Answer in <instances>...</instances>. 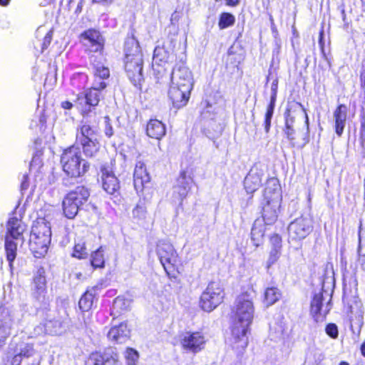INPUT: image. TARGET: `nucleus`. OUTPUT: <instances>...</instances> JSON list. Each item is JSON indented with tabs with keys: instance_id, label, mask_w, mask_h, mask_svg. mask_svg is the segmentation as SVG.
Listing matches in <instances>:
<instances>
[{
	"instance_id": "28",
	"label": "nucleus",
	"mask_w": 365,
	"mask_h": 365,
	"mask_svg": "<svg viewBox=\"0 0 365 365\" xmlns=\"http://www.w3.org/2000/svg\"><path fill=\"white\" fill-rule=\"evenodd\" d=\"M264 196V200L274 201L277 197L278 202L281 201L280 185L277 179L272 178L267 181Z\"/></svg>"
},
{
	"instance_id": "46",
	"label": "nucleus",
	"mask_w": 365,
	"mask_h": 365,
	"mask_svg": "<svg viewBox=\"0 0 365 365\" xmlns=\"http://www.w3.org/2000/svg\"><path fill=\"white\" fill-rule=\"evenodd\" d=\"M274 110L272 108H267L265 118H264V130L267 133H269L271 127V120L272 118Z\"/></svg>"
},
{
	"instance_id": "35",
	"label": "nucleus",
	"mask_w": 365,
	"mask_h": 365,
	"mask_svg": "<svg viewBox=\"0 0 365 365\" xmlns=\"http://www.w3.org/2000/svg\"><path fill=\"white\" fill-rule=\"evenodd\" d=\"M169 57L170 51L165 49L164 46L158 45L153 51V63L160 66L166 63Z\"/></svg>"
},
{
	"instance_id": "63",
	"label": "nucleus",
	"mask_w": 365,
	"mask_h": 365,
	"mask_svg": "<svg viewBox=\"0 0 365 365\" xmlns=\"http://www.w3.org/2000/svg\"><path fill=\"white\" fill-rule=\"evenodd\" d=\"M362 66L364 68V69L361 72L360 78L361 82L365 83V61H363Z\"/></svg>"
},
{
	"instance_id": "49",
	"label": "nucleus",
	"mask_w": 365,
	"mask_h": 365,
	"mask_svg": "<svg viewBox=\"0 0 365 365\" xmlns=\"http://www.w3.org/2000/svg\"><path fill=\"white\" fill-rule=\"evenodd\" d=\"M281 254V249H272L269 253V257L268 259L267 263L268 265L270 266L275 263L278 258L279 257Z\"/></svg>"
},
{
	"instance_id": "38",
	"label": "nucleus",
	"mask_w": 365,
	"mask_h": 365,
	"mask_svg": "<svg viewBox=\"0 0 365 365\" xmlns=\"http://www.w3.org/2000/svg\"><path fill=\"white\" fill-rule=\"evenodd\" d=\"M133 217L138 222L144 221L147 218V207L144 202L140 201L133 208Z\"/></svg>"
},
{
	"instance_id": "36",
	"label": "nucleus",
	"mask_w": 365,
	"mask_h": 365,
	"mask_svg": "<svg viewBox=\"0 0 365 365\" xmlns=\"http://www.w3.org/2000/svg\"><path fill=\"white\" fill-rule=\"evenodd\" d=\"M281 292L277 287H268L264 294V304L269 307L277 302L281 297Z\"/></svg>"
},
{
	"instance_id": "39",
	"label": "nucleus",
	"mask_w": 365,
	"mask_h": 365,
	"mask_svg": "<svg viewBox=\"0 0 365 365\" xmlns=\"http://www.w3.org/2000/svg\"><path fill=\"white\" fill-rule=\"evenodd\" d=\"M104 250L105 249L103 247H100L97 250L91 254V263L93 267L96 268H101L104 267Z\"/></svg>"
},
{
	"instance_id": "10",
	"label": "nucleus",
	"mask_w": 365,
	"mask_h": 365,
	"mask_svg": "<svg viewBox=\"0 0 365 365\" xmlns=\"http://www.w3.org/2000/svg\"><path fill=\"white\" fill-rule=\"evenodd\" d=\"M331 296L322 292L315 293L311 302V314L316 322L322 321L331 309Z\"/></svg>"
},
{
	"instance_id": "33",
	"label": "nucleus",
	"mask_w": 365,
	"mask_h": 365,
	"mask_svg": "<svg viewBox=\"0 0 365 365\" xmlns=\"http://www.w3.org/2000/svg\"><path fill=\"white\" fill-rule=\"evenodd\" d=\"M45 331L49 334L58 335L64 331L63 322L58 319L53 320H47L44 324Z\"/></svg>"
},
{
	"instance_id": "16",
	"label": "nucleus",
	"mask_w": 365,
	"mask_h": 365,
	"mask_svg": "<svg viewBox=\"0 0 365 365\" xmlns=\"http://www.w3.org/2000/svg\"><path fill=\"white\" fill-rule=\"evenodd\" d=\"M190 89L185 90L179 86L170 83L168 96L173 106L177 108L185 106L190 98Z\"/></svg>"
},
{
	"instance_id": "2",
	"label": "nucleus",
	"mask_w": 365,
	"mask_h": 365,
	"mask_svg": "<svg viewBox=\"0 0 365 365\" xmlns=\"http://www.w3.org/2000/svg\"><path fill=\"white\" fill-rule=\"evenodd\" d=\"M124 68L131 83L137 86L143 81V54L138 41L134 37L125 42Z\"/></svg>"
},
{
	"instance_id": "11",
	"label": "nucleus",
	"mask_w": 365,
	"mask_h": 365,
	"mask_svg": "<svg viewBox=\"0 0 365 365\" xmlns=\"http://www.w3.org/2000/svg\"><path fill=\"white\" fill-rule=\"evenodd\" d=\"M206 339L200 331H187L180 335V344L182 348L188 352L198 353L205 348Z\"/></svg>"
},
{
	"instance_id": "54",
	"label": "nucleus",
	"mask_w": 365,
	"mask_h": 365,
	"mask_svg": "<svg viewBox=\"0 0 365 365\" xmlns=\"http://www.w3.org/2000/svg\"><path fill=\"white\" fill-rule=\"evenodd\" d=\"M294 123V117L289 110L285 113V126L293 127Z\"/></svg>"
},
{
	"instance_id": "7",
	"label": "nucleus",
	"mask_w": 365,
	"mask_h": 365,
	"mask_svg": "<svg viewBox=\"0 0 365 365\" xmlns=\"http://www.w3.org/2000/svg\"><path fill=\"white\" fill-rule=\"evenodd\" d=\"M106 87L105 82H101L97 85V82H93L92 88L87 90L85 93L77 95L75 101V106L78 109L81 113L85 117L91 111V108L98 106L100 101V91Z\"/></svg>"
},
{
	"instance_id": "9",
	"label": "nucleus",
	"mask_w": 365,
	"mask_h": 365,
	"mask_svg": "<svg viewBox=\"0 0 365 365\" xmlns=\"http://www.w3.org/2000/svg\"><path fill=\"white\" fill-rule=\"evenodd\" d=\"M312 221L310 217L302 216L295 219L288 227L289 240L299 241L304 239L312 232Z\"/></svg>"
},
{
	"instance_id": "31",
	"label": "nucleus",
	"mask_w": 365,
	"mask_h": 365,
	"mask_svg": "<svg viewBox=\"0 0 365 365\" xmlns=\"http://www.w3.org/2000/svg\"><path fill=\"white\" fill-rule=\"evenodd\" d=\"M95 140H97L95 129L90 125L83 124L78 130L76 133L77 143L88 142Z\"/></svg>"
},
{
	"instance_id": "59",
	"label": "nucleus",
	"mask_w": 365,
	"mask_h": 365,
	"mask_svg": "<svg viewBox=\"0 0 365 365\" xmlns=\"http://www.w3.org/2000/svg\"><path fill=\"white\" fill-rule=\"evenodd\" d=\"M339 9H340V11H341L342 21L344 23V25H346V24H348V22L346 21V13H345L344 7V6H341L339 7Z\"/></svg>"
},
{
	"instance_id": "12",
	"label": "nucleus",
	"mask_w": 365,
	"mask_h": 365,
	"mask_svg": "<svg viewBox=\"0 0 365 365\" xmlns=\"http://www.w3.org/2000/svg\"><path fill=\"white\" fill-rule=\"evenodd\" d=\"M156 252L165 272H168L177 263L178 255L173 246L168 242L160 241Z\"/></svg>"
},
{
	"instance_id": "44",
	"label": "nucleus",
	"mask_w": 365,
	"mask_h": 365,
	"mask_svg": "<svg viewBox=\"0 0 365 365\" xmlns=\"http://www.w3.org/2000/svg\"><path fill=\"white\" fill-rule=\"evenodd\" d=\"M124 357L127 365H137L139 354L133 348H127L124 352Z\"/></svg>"
},
{
	"instance_id": "3",
	"label": "nucleus",
	"mask_w": 365,
	"mask_h": 365,
	"mask_svg": "<svg viewBox=\"0 0 365 365\" xmlns=\"http://www.w3.org/2000/svg\"><path fill=\"white\" fill-rule=\"evenodd\" d=\"M51 230L48 222L39 218L34 222L29 240L31 251L36 258L44 257L51 242Z\"/></svg>"
},
{
	"instance_id": "4",
	"label": "nucleus",
	"mask_w": 365,
	"mask_h": 365,
	"mask_svg": "<svg viewBox=\"0 0 365 365\" xmlns=\"http://www.w3.org/2000/svg\"><path fill=\"white\" fill-rule=\"evenodd\" d=\"M23 317V312L14 309L8 302L0 304V348L11 335L12 330L19 329Z\"/></svg>"
},
{
	"instance_id": "60",
	"label": "nucleus",
	"mask_w": 365,
	"mask_h": 365,
	"mask_svg": "<svg viewBox=\"0 0 365 365\" xmlns=\"http://www.w3.org/2000/svg\"><path fill=\"white\" fill-rule=\"evenodd\" d=\"M73 103H71L70 101H63L61 103V107L63 108V109H66V110H69L71 109L72 107H73Z\"/></svg>"
},
{
	"instance_id": "40",
	"label": "nucleus",
	"mask_w": 365,
	"mask_h": 365,
	"mask_svg": "<svg viewBox=\"0 0 365 365\" xmlns=\"http://www.w3.org/2000/svg\"><path fill=\"white\" fill-rule=\"evenodd\" d=\"M23 358L24 357L17 352L9 350V347L6 356L3 359L4 365H21Z\"/></svg>"
},
{
	"instance_id": "17",
	"label": "nucleus",
	"mask_w": 365,
	"mask_h": 365,
	"mask_svg": "<svg viewBox=\"0 0 365 365\" xmlns=\"http://www.w3.org/2000/svg\"><path fill=\"white\" fill-rule=\"evenodd\" d=\"M101 174L103 190L109 195H114L120 187L118 180L108 168L102 167Z\"/></svg>"
},
{
	"instance_id": "13",
	"label": "nucleus",
	"mask_w": 365,
	"mask_h": 365,
	"mask_svg": "<svg viewBox=\"0 0 365 365\" xmlns=\"http://www.w3.org/2000/svg\"><path fill=\"white\" fill-rule=\"evenodd\" d=\"M192 178L185 171L180 173L173 187V200L175 203L182 205L183 200L187 197L192 184Z\"/></svg>"
},
{
	"instance_id": "37",
	"label": "nucleus",
	"mask_w": 365,
	"mask_h": 365,
	"mask_svg": "<svg viewBox=\"0 0 365 365\" xmlns=\"http://www.w3.org/2000/svg\"><path fill=\"white\" fill-rule=\"evenodd\" d=\"M78 143L82 146L83 153L87 157L95 156L100 148V144L97 140L88 142H78Z\"/></svg>"
},
{
	"instance_id": "48",
	"label": "nucleus",
	"mask_w": 365,
	"mask_h": 365,
	"mask_svg": "<svg viewBox=\"0 0 365 365\" xmlns=\"http://www.w3.org/2000/svg\"><path fill=\"white\" fill-rule=\"evenodd\" d=\"M284 132L287 138L289 140V143L292 145V146L294 147L296 145L294 136L295 131L293 127L285 126Z\"/></svg>"
},
{
	"instance_id": "15",
	"label": "nucleus",
	"mask_w": 365,
	"mask_h": 365,
	"mask_svg": "<svg viewBox=\"0 0 365 365\" xmlns=\"http://www.w3.org/2000/svg\"><path fill=\"white\" fill-rule=\"evenodd\" d=\"M88 365H122L115 349L109 348L103 353L96 352L91 354Z\"/></svg>"
},
{
	"instance_id": "27",
	"label": "nucleus",
	"mask_w": 365,
	"mask_h": 365,
	"mask_svg": "<svg viewBox=\"0 0 365 365\" xmlns=\"http://www.w3.org/2000/svg\"><path fill=\"white\" fill-rule=\"evenodd\" d=\"M262 185V175L251 170L244 180V187L247 193L252 194L257 190Z\"/></svg>"
},
{
	"instance_id": "19",
	"label": "nucleus",
	"mask_w": 365,
	"mask_h": 365,
	"mask_svg": "<svg viewBox=\"0 0 365 365\" xmlns=\"http://www.w3.org/2000/svg\"><path fill=\"white\" fill-rule=\"evenodd\" d=\"M279 205L280 202H278L277 197L274 201L265 200L262 207V218L261 219L264 224L271 225L276 222Z\"/></svg>"
},
{
	"instance_id": "29",
	"label": "nucleus",
	"mask_w": 365,
	"mask_h": 365,
	"mask_svg": "<svg viewBox=\"0 0 365 365\" xmlns=\"http://www.w3.org/2000/svg\"><path fill=\"white\" fill-rule=\"evenodd\" d=\"M146 133L149 137L160 140L165 135V126L161 121L151 119L147 125Z\"/></svg>"
},
{
	"instance_id": "25",
	"label": "nucleus",
	"mask_w": 365,
	"mask_h": 365,
	"mask_svg": "<svg viewBox=\"0 0 365 365\" xmlns=\"http://www.w3.org/2000/svg\"><path fill=\"white\" fill-rule=\"evenodd\" d=\"M347 106L344 104H340L334 111V118L335 121V132L338 136H341L344 132L347 118Z\"/></svg>"
},
{
	"instance_id": "18",
	"label": "nucleus",
	"mask_w": 365,
	"mask_h": 365,
	"mask_svg": "<svg viewBox=\"0 0 365 365\" xmlns=\"http://www.w3.org/2000/svg\"><path fill=\"white\" fill-rule=\"evenodd\" d=\"M130 330L125 322L113 326L108 332L107 336L110 341L118 344L125 343L130 338Z\"/></svg>"
},
{
	"instance_id": "47",
	"label": "nucleus",
	"mask_w": 365,
	"mask_h": 365,
	"mask_svg": "<svg viewBox=\"0 0 365 365\" xmlns=\"http://www.w3.org/2000/svg\"><path fill=\"white\" fill-rule=\"evenodd\" d=\"M274 110L272 108H267L265 118H264V130L267 133H269L271 127V120L272 118Z\"/></svg>"
},
{
	"instance_id": "23",
	"label": "nucleus",
	"mask_w": 365,
	"mask_h": 365,
	"mask_svg": "<svg viewBox=\"0 0 365 365\" xmlns=\"http://www.w3.org/2000/svg\"><path fill=\"white\" fill-rule=\"evenodd\" d=\"M150 182V176L142 161H138L133 173L134 187L137 191L142 190L145 184Z\"/></svg>"
},
{
	"instance_id": "41",
	"label": "nucleus",
	"mask_w": 365,
	"mask_h": 365,
	"mask_svg": "<svg viewBox=\"0 0 365 365\" xmlns=\"http://www.w3.org/2000/svg\"><path fill=\"white\" fill-rule=\"evenodd\" d=\"M131 305V300L125 297H118L115 299L113 308L116 312H123L129 309Z\"/></svg>"
},
{
	"instance_id": "43",
	"label": "nucleus",
	"mask_w": 365,
	"mask_h": 365,
	"mask_svg": "<svg viewBox=\"0 0 365 365\" xmlns=\"http://www.w3.org/2000/svg\"><path fill=\"white\" fill-rule=\"evenodd\" d=\"M72 255L78 259H84L88 256L87 249L83 240L76 243Z\"/></svg>"
},
{
	"instance_id": "42",
	"label": "nucleus",
	"mask_w": 365,
	"mask_h": 365,
	"mask_svg": "<svg viewBox=\"0 0 365 365\" xmlns=\"http://www.w3.org/2000/svg\"><path fill=\"white\" fill-rule=\"evenodd\" d=\"M235 17L227 12L222 13L220 16L218 26L220 29H225L234 25Z\"/></svg>"
},
{
	"instance_id": "30",
	"label": "nucleus",
	"mask_w": 365,
	"mask_h": 365,
	"mask_svg": "<svg viewBox=\"0 0 365 365\" xmlns=\"http://www.w3.org/2000/svg\"><path fill=\"white\" fill-rule=\"evenodd\" d=\"M265 225L262 220L257 219L251 230V240L253 245L258 247L263 241L265 232Z\"/></svg>"
},
{
	"instance_id": "20",
	"label": "nucleus",
	"mask_w": 365,
	"mask_h": 365,
	"mask_svg": "<svg viewBox=\"0 0 365 365\" xmlns=\"http://www.w3.org/2000/svg\"><path fill=\"white\" fill-rule=\"evenodd\" d=\"M201 123L202 132L208 138L217 131L218 126L215 120V114L211 113V106H207L201 113Z\"/></svg>"
},
{
	"instance_id": "62",
	"label": "nucleus",
	"mask_w": 365,
	"mask_h": 365,
	"mask_svg": "<svg viewBox=\"0 0 365 365\" xmlns=\"http://www.w3.org/2000/svg\"><path fill=\"white\" fill-rule=\"evenodd\" d=\"M358 252L360 256L365 257V245H359Z\"/></svg>"
},
{
	"instance_id": "53",
	"label": "nucleus",
	"mask_w": 365,
	"mask_h": 365,
	"mask_svg": "<svg viewBox=\"0 0 365 365\" xmlns=\"http://www.w3.org/2000/svg\"><path fill=\"white\" fill-rule=\"evenodd\" d=\"M52 35H53L52 31H49L47 32V34L44 36L43 41V43H42V46H41V51L42 52L45 49H46L48 47V46L50 45V43L51 42V40H52Z\"/></svg>"
},
{
	"instance_id": "55",
	"label": "nucleus",
	"mask_w": 365,
	"mask_h": 365,
	"mask_svg": "<svg viewBox=\"0 0 365 365\" xmlns=\"http://www.w3.org/2000/svg\"><path fill=\"white\" fill-rule=\"evenodd\" d=\"M305 124L307 130L304 134L302 145H306L309 142V118L307 113H305Z\"/></svg>"
},
{
	"instance_id": "57",
	"label": "nucleus",
	"mask_w": 365,
	"mask_h": 365,
	"mask_svg": "<svg viewBox=\"0 0 365 365\" xmlns=\"http://www.w3.org/2000/svg\"><path fill=\"white\" fill-rule=\"evenodd\" d=\"M21 190H26L29 187V182H28V176L24 175L23 176L21 183Z\"/></svg>"
},
{
	"instance_id": "26",
	"label": "nucleus",
	"mask_w": 365,
	"mask_h": 365,
	"mask_svg": "<svg viewBox=\"0 0 365 365\" xmlns=\"http://www.w3.org/2000/svg\"><path fill=\"white\" fill-rule=\"evenodd\" d=\"M44 274V270L39 269L34 277L33 288L35 297L38 300L44 297L46 291V281Z\"/></svg>"
},
{
	"instance_id": "58",
	"label": "nucleus",
	"mask_w": 365,
	"mask_h": 365,
	"mask_svg": "<svg viewBox=\"0 0 365 365\" xmlns=\"http://www.w3.org/2000/svg\"><path fill=\"white\" fill-rule=\"evenodd\" d=\"M93 3L101 4L104 6L110 5L114 0H92Z\"/></svg>"
},
{
	"instance_id": "22",
	"label": "nucleus",
	"mask_w": 365,
	"mask_h": 365,
	"mask_svg": "<svg viewBox=\"0 0 365 365\" xmlns=\"http://www.w3.org/2000/svg\"><path fill=\"white\" fill-rule=\"evenodd\" d=\"M26 230V225L16 217H10L7 223V235L16 241L24 242L23 233Z\"/></svg>"
},
{
	"instance_id": "5",
	"label": "nucleus",
	"mask_w": 365,
	"mask_h": 365,
	"mask_svg": "<svg viewBox=\"0 0 365 365\" xmlns=\"http://www.w3.org/2000/svg\"><path fill=\"white\" fill-rule=\"evenodd\" d=\"M61 163L63 172L71 178L84 175L89 168L88 163L81 158L80 148L75 145L63 151L61 158Z\"/></svg>"
},
{
	"instance_id": "24",
	"label": "nucleus",
	"mask_w": 365,
	"mask_h": 365,
	"mask_svg": "<svg viewBox=\"0 0 365 365\" xmlns=\"http://www.w3.org/2000/svg\"><path fill=\"white\" fill-rule=\"evenodd\" d=\"M85 46L89 48L91 51L97 52L103 48L102 38L100 33L96 30H88L83 34Z\"/></svg>"
},
{
	"instance_id": "1",
	"label": "nucleus",
	"mask_w": 365,
	"mask_h": 365,
	"mask_svg": "<svg viewBox=\"0 0 365 365\" xmlns=\"http://www.w3.org/2000/svg\"><path fill=\"white\" fill-rule=\"evenodd\" d=\"M232 311L233 314L232 346L234 349L243 350L248 344L247 333L255 314L252 297L247 293L239 295Z\"/></svg>"
},
{
	"instance_id": "14",
	"label": "nucleus",
	"mask_w": 365,
	"mask_h": 365,
	"mask_svg": "<svg viewBox=\"0 0 365 365\" xmlns=\"http://www.w3.org/2000/svg\"><path fill=\"white\" fill-rule=\"evenodd\" d=\"M170 83L185 90H192L193 82L189 68L182 64L175 66L172 72Z\"/></svg>"
},
{
	"instance_id": "52",
	"label": "nucleus",
	"mask_w": 365,
	"mask_h": 365,
	"mask_svg": "<svg viewBox=\"0 0 365 365\" xmlns=\"http://www.w3.org/2000/svg\"><path fill=\"white\" fill-rule=\"evenodd\" d=\"M104 122H105V134L108 138H110L113 135V127L110 123V118L108 116H106L104 118Z\"/></svg>"
},
{
	"instance_id": "64",
	"label": "nucleus",
	"mask_w": 365,
	"mask_h": 365,
	"mask_svg": "<svg viewBox=\"0 0 365 365\" xmlns=\"http://www.w3.org/2000/svg\"><path fill=\"white\" fill-rule=\"evenodd\" d=\"M40 163L39 158L36 155L34 156L31 162V166H34V165H38Z\"/></svg>"
},
{
	"instance_id": "45",
	"label": "nucleus",
	"mask_w": 365,
	"mask_h": 365,
	"mask_svg": "<svg viewBox=\"0 0 365 365\" xmlns=\"http://www.w3.org/2000/svg\"><path fill=\"white\" fill-rule=\"evenodd\" d=\"M94 76H95L94 82H96V81H97V78L103 79V80L106 79L110 76L109 69L107 67H105L103 66H96L95 71H94Z\"/></svg>"
},
{
	"instance_id": "51",
	"label": "nucleus",
	"mask_w": 365,
	"mask_h": 365,
	"mask_svg": "<svg viewBox=\"0 0 365 365\" xmlns=\"http://www.w3.org/2000/svg\"><path fill=\"white\" fill-rule=\"evenodd\" d=\"M270 243L272 249H281L282 239L279 235H274L270 237Z\"/></svg>"
},
{
	"instance_id": "34",
	"label": "nucleus",
	"mask_w": 365,
	"mask_h": 365,
	"mask_svg": "<svg viewBox=\"0 0 365 365\" xmlns=\"http://www.w3.org/2000/svg\"><path fill=\"white\" fill-rule=\"evenodd\" d=\"M15 239L11 237H6L5 240V250L6 253V258L9 262V266L11 267L12 262L16 256L17 244L19 241H14Z\"/></svg>"
},
{
	"instance_id": "50",
	"label": "nucleus",
	"mask_w": 365,
	"mask_h": 365,
	"mask_svg": "<svg viewBox=\"0 0 365 365\" xmlns=\"http://www.w3.org/2000/svg\"><path fill=\"white\" fill-rule=\"evenodd\" d=\"M326 333L333 339L338 336V328L334 324H329L326 327Z\"/></svg>"
},
{
	"instance_id": "21",
	"label": "nucleus",
	"mask_w": 365,
	"mask_h": 365,
	"mask_svg": "<svg viewBox=\"0 0 365 365\" xmlns=\"http://www.w3.org/2000/svg\"><path fill=\"white\" fill-rule=\"evenodd\" d=\"M9 350H13L24 358H29L34 355V344L21 340L17 336H14L9 344Z\"/></svg>"
},
{
	"instance_id": "8",
	"label": "nucleus",
	"mask_w": 365,
	"mask_h": 365,
	"mask_svg": "<svg viewBox=\"0 0 365 365\" xmlns=\"http://www.w3.org/2000/svg\"><path fill=\"white\" fill-rule=\"evenodd\" d=\"M224 298L223 289L217 282H211L202 293L200 300V307L210 312L215 309Z\"/></svg>"
},
{
	"instance_id": "56",
	"label": "nucleus",
	"mask_w": 365,
	"mask_h": 365,
	"mask_svg": "<svg viewBox=\"0 0 365 365\" xmlns=\"http://www.w3.org/2000/svg\"><path fill=\"white\" fill-rule=\"evenodd\" d=\"M277 86H278V80L274 79L271 85V95L277 96Z\"/></svg>"
},
{
	"instance_id": "6",
	"label": "nucleus",
	"mask_w": 365,
	"mask_h": 365,
	"mask_svg": "<svg viewBox=\"0 0 365 365\" xmlns=\"http://www.w3.org/2000/svg\"><path fill=\"white\" fill-rule=\"evenodd\" d=\"M89 196L90 192L84 186H78L68 192L62 202L65 216L68 219L74 218L80 207L87 202Z\"/></svg>"
},
{
	"instance_id": "32",
	"label": "nucleus",
	"mask_w": 365,
	"mask_h": 365,
	"mask_svg": "<svg viewBox=\"0 0 365 365\" xmlns=\"http://www.w3.org/2000/svg\"><path fill=\"white\" fill-rule=\"evenodd\" d=\"M96 289V287H93L91 289L87 290L81 297L78 302V307L82 312H88L91 309Z\"/></svg>"
},
{
	"instance_id": "61",
	"label": "nucleus",
	"mask_w": 365,
	"mask_h": 365,
	"mask_svg": "<svg viewBox=\"0 0 365 365\" xmlns=\"http://www.w3.org/2000/svg\"><path fill=\"white\" fill-rule=\"evenodd\" d=\"M276 98H277V96L271 95L270 102H269V104L268 105L267 108H272V109H273V110L274 109Z\"/></svg>"
}]
</instances>
